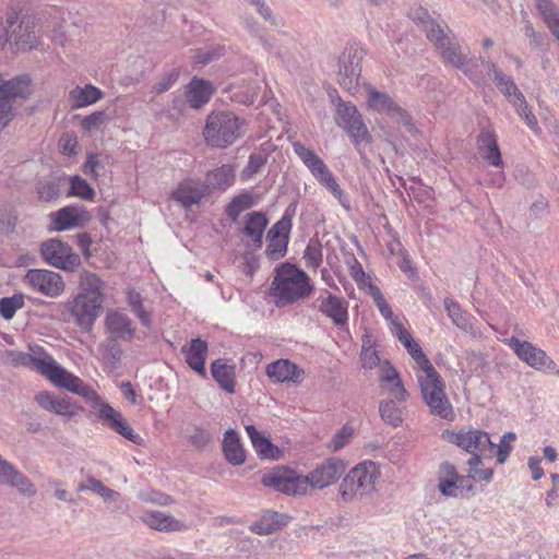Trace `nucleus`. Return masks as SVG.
Listing matches in <instances>:
<instances>
[{"label": "nucleus", "mask_w": 559, "mask_h": 559, "mask_svg": "<svg viewBox=\"0 0 559 559\" xmlns=\"http://www.w3.org/2000/svg\"><path fill=\"white\" fill-rule=\"evenodd\" d=\"M346 463L340 457H329L317 464L306 476L292 471H273L262 476L265 487L274 488L286 495H304L308 488L322 490L335 484L346 471Z\"/></svg>", "instance_id": "obj_1"}, {"label": "nucleus", "mask_w": 559, "mask_h": 559, "mask_svg": "<svg viewBox=\"0 0 559 559\" xmlns=\"http://www.w3.org/2000/svg\"><path fill=\"white\" fill-rule=\"evenodd\" d=\"M310 276L297 266L283 263L275 270L270 287V296L277 307H286L305 299L313 293Z\"/></svg>", "instance_id": "obj_2"}, {"label": "nucleus", "mask_w": 559, "mask_h": 559, "mask_svg": "<svg viewBox=\"0 0 559 559\" xmlns=\"http://www.w3.org/2000/svg\"><path fill=\"white\" fill-rule=\"evenodd\" d=\"M247 131V121L233 111L211 112L203 129L205 142L218 148H225L243 136Z\"/></svg>", "instance_id": "obj_3"}, {"label": "nucleus", "mask_w": 559, "mask_h": 559, "mask_svg": "<svg viewBox=\"0 0 559 559\" xmlns=\"http://www.w3.org/2000/svg\"><path fill=\"white\" fill-rule=\"evenodd\" d=\"M381 478L380 465L372 461H364L345 475L338 487L344 502H353L376 490Z\"/></svg>", "instance_id": "obj_4"}, {"label": "nucleus", "mask_w": 559, "mask_h": 559, "mask_svg": "<svg viewBox=\"0 0 559 559\" xmlns=\"http://www.w3.org/2000/svg\"><path fill=\"white\" fill-rule=\"evenodd\" d=\"M417 380L423 399L431 414L452 420L454 418V411L445 395V383L432 364L418 370Z\"/></svg>", "instance_id": "obj_5"}, {"label": "nucleus", "mask_w": 559, "mask_h": 559, "mask_svg": "<svg viewBox=\"0 0 559 559\" xmlns=\"http://www.w3.org/2000/svg\"><path fill=\"white\" fill-rule=\"evenodd\" d=\"M292 146L294 153L308 168L313 178L331 192L344 209L349 210L350 206L347 197L323 159L317 155L313 150L306 147L300 142H293Z\"/></svg>", "instance_id": "obj_6"}, {"label": "nucleus", "mask_w": 559, "mask_h": 559, "mask_svg": "<svg viewBox=\"0 0 559 559\" xmlns=\"http://www.w3.org/2000/svg\"><path fill=\"white\" fill-rule=\"evenodd\" d=\"M2 33H0V46L13 43L19 50H28L37 45L36 22L32 16H24L20 20L15 12H10L7 15Z\"/></svg>", "instance_id": "obj_7"}, {"label": "nucleus", "mask_w": 559, "mask_h": 559, "mask_svg": "<svg viewBox=\"0 0 559 559\" xmlns=\"http://www.w3.org/2000/svg\"><path fill=\"white\" fill-rule=\"evenodd\" d=\"M29 83L27 76L5 80L0 75V131L14 118L13 104L15 99H25L31 94Z\"/></svg>", "instance_id": "obj_8"}, {"label": "nucleus", "mask_w": 559, "mask_h": 559, "mask_svg": "<svg viewBox=\"0 0 559 559\" xmlns=\"http://www.w3.org/2000/svg\"><path fill=\"white\" fill-rule=\"evenodd\" d=\"M513 349L520 360L538 371H546L559 377L558 365L547 355L545 350L536 347L527 341H521L511 336L503 341Z\"/></svg>", "instance_id": "obj_9"}, {"label": "nucleus", "mask_w": 559, "mask_h": 559, "mask_svg": "<svg viewBox=\"0 0 559 559\" xmlns=\"http://www.w3.org/2000/svg\"><path fill=\"white\" fill-rule=\"evenodd\" d=\"M335 122L343 128L352 139L357 150L362 142H369L371 135L365 124L361 115L355 105L338 100L335 112Z\"/></svg>", "instance_id": "obj_10"}, {"label": "nucleus", "mask_w": 559, "mask_h": 559, "mask_svg": "<svg viewBox=\"0 0 559 559\" xmlns=\"http://www.w3.org/2000/svg\"><path fill=\"white\" fill-rule=\"evenodd\" d=\"M445 440L457 445L464 451L472 454V456H478L485 454H491L496 448L488 433L478 429H468L444 432Z\"/></svg>", "instance_id": "obj_11"}, {"label": "nucleus", "mask_w": 559, "mask_h": 559, "mask_svg": "<svg viewBox=\"0 0 559 559\" xmlns=\"http://www.w3.org/2000/svg\"><path fill=\"white\" fill-rule=\"evenodd\" d=\"M367 105L369 109L384 114L393 121L402 123L409 132L415 131L409 115L389 94L369 86L367 88Z\"/></svg>", "instance_id": "obj_12"}, {"label": "nucleus", "mask_w": 559, "mask_h": 559, "mask_svg": "<svg viewBox=\"0 0 559 559\" xmlns=\"http://www.w3.org/2000/svg\"><path fill=\"white\" fill-rule=\"evenodd\" d=\"M40 254L46 263L63 271L73 272L81 263L80 257L72 248L59 239L43 242Z\"/></svg>", "instance_id": "obj_13"}, {"label": "nucleus", "mask_w": 559, "mask_h": 559, "mask_svg": "<svg viewBox=\"0 0 559 559\" xmlns=\"http://www.w3.org/2000/svg\"><path fill=\"white\" fill-rule=\"evenodd\" d=\"M23 281L32 290L49 298H57L66 290V283L62 276L50 270H28Z\"/></svg>", "instance_id": "obj_14"}, {"label": "nucleus", "mask_w": 559, "mask_h": 559, "mask_svg": "<svg viewBox=\"0 0 559 559\" xmlns=\"http://www.w3.org/2000/svg\"><path fill=\"white\" fill-rule=\"evenodd\" d=\"M73 322L84 332H91L103 310V304L85 298L83 295H75L66 302Z\"/></svg>", "instance_id": "obj_15"}, {"label": "nucleus", "mask_w": 559, "mask_h": 559, "mask_svg": "<svg viewBox=\"0 0 559 559\" xmlns=\"http://www.w3.org/2000/svg\"><path fill=\"white\" fill-rule=\"evenodd\" d=\"M364 55V49L357 44L350 45L341 55L338 74L341 76L340 82L345 88L352 90L357 85Z\"/></svg>", "instance_id": "obj_16"}, {"label": "nucleus", "mask_w": 559, "mask_h": 559, "mask_svg": "<svg viewBox=\"0 0 559 559\" xmlns=\"http://www.w3.org/2000/svg\"><path fill=\"white\" fill-rule=\"evenodd\" d=\"M52 229L63 231L84 226L91 218L81 205H68L49 214Z\"/></svg>", "instance_id": "obj_17"}, {"label": "nucleus", "mask_w": 559, "mask_h": 559, "mask_svg": "<svg viewBox=\"0 0 559 559\" xmlns=\"http://www.w3.org/2000/svg\"><path fill=\"white\" fill-rule=\"evenodd\" d=\"M325 293L326 296L317 298L314 306L337 328L343 329L348 322V304L329 292Z\"/></svg>", "instance_id": "obj_18"}, {"label": "nucleus", "mask_w": 559, "mask_h": 559, "mask_svg": "<svg viewBox=\"0 0 559 559\" xmlns=\"http://www.w3.org/2000/svg\"><path fill=\"white\" fill-rule=\"evenodd\" d=\"M99 418L109 429L119 433L127 440L134 444L141 445L143 443L142 437L133 431L122 414L111 407L109 404H102L99 408Z\"/></svg>", "instance_id": "obj_19"}, {"label": "nucleus", "mask_w": 559, "mask_h": 559, "mask_svg": "<svg viewBox=\"0 0 559 559\" xmlns=\"http://www.w3.org/2000/svg\"><path fill=\"white\" fill-rule=\"evenodd\" d=\"M99 418L109 429L119 433L127 440L134 444L141 445L143 443L142 437L133 431L122 414L111 407L109 404H102L99 408Z\"/></svg>", "instance_id": "obj_20"}, {"label": "nucleus", "mask_w": 559, "mask_h": 559, "mask_svg": "<svg viewBox=\"0 0 559 559\" xmlns=\"http://www.w3.org/2000/svg\"><path fill=\"white\" fill-rule=\"evenodd\" d=\"M140 519L150 528L158 532L177 533L189 530L186 521L176 519L171 514L159 510H145Z\"/></svg>", "instance_id": "obj_21"}, {"label": "nucleus", "mask_w": 559, "mask_h": 559, "mask_svg": "<svg viewBox=\"0 0 559 559\" xmlns=\"http://www.w3.org/2000/svg\"><path fill=\"white\" fill-rule=\"evenodd\" d=\"M104 326L112 341H130L135 334L132 320L127 313L117 309L107 311Z\"/></svg>", "instance_id": "obj_22"}, {"label": "nucleus", "mask_w": 559, "mask_h": 559, "mask_svg": "<svg viewBox=\"0 0 559 559\" xmlns=\"http://www.w3.org/2000/svg\"><path fill=\"white\" fill-rule=\"evenodd\" d=\"M438 50L444 61L463 71L471 80H476L477 62L474 60H467L456 41L449 38L445 41V45H442Z\"/></svg>", "instance_id": "obj_23"}, {"label": "nucleus", "mask_w": 559, "mask_h": 559, "mask_svg": "<svg viewBox=\"0 0 559 559\" xmlns=\"http://www.w3.org/2000/svg\"><path fill=\"white\" fill-rule=\"evenodd\" d=\"M35 400L45 411L60 416L72 417L79 413V406L69 396H55L43 391L36 394Z\"/></svg>", "instance_id": "obj_24"}, {"label": "nucleus", "mask_w": 559, "mask_h": 559, "mask_svg": "<svg viewBox=\"0 0 559 559\" xmlns=\"http://www.w3.org/2000/svg\"><path fill=\"white\" fill-rule=\"evenodd\" d=\"M41 374L46 377L53 385L64 389L71 393L78 389V385L81 381L79 377L69 372L61 365H59L51 355L48 358L47 367H45Z\"/></svg>", "instance_id": "obj_25"}, {"label": "nucleus", "mask_w": 559, "mask_h": 559, "mask_svg": "<svg viewBox=\"0 0 559 559\" xmlns=\"http://www.w3.org/2000/svg\"><path fill=\"white\" fill-rule=\"evenodd\" d=\"M31 350L32 353L10 350L7 356L13 365L28 367L41 374L50 355L41 347H31Z\"/></svg>", "instance_id": "obj_26"}, {"label": "nucleus", "mask_w": 559, "mask_h": 559, "mask_svg": "<svg viewBox=\"0 0 559 559\" xmlns=\"http://www.w3.org/2000/svg\"><path fill=\"white\" fill-rule=\"evenodd\" d=\"M266 374L275 382L299 383L304 378V370L288 359H278L267 365Z\"/></svg>", "instance_id": "obj_27"}, {"label": "nucleus", "mask_w": 559, "mask_h": 559, "mask_svg": "<svg viewBox=\"0 0 559 559\" xmlns=\"http://www.w3.org/2000/svg\"><path fill=\"white\" fill-rule=\"evenodd\" d=\"M466 477L459 476L455 467L444 462L440 466L438 488L445 497H457L462 493V488Z\"/></svg>", "instance_id": "obj_28"}, {"label": "nucleus", "mask_w": 559, "mask_h": 559, "mask_svg": "<svg viewBox=\"0 0 559 559\" xmlns=\"http://www.w3.org/2000/svg\"><path fill=\"white\" fill-rule=\"evenodd\" d=\"M214 93L211 82L193 78L186 86L185 95L191 108L199 109L207 104Z\"/></svg>", "instance_id": "obj_29"}, {"label": "nucleus", "mask_w": 559, "mask_h": 559, "mask_svg": "<svg viewBox=\"0 0 559 559\" xmlns=\"http://www.w3.org/2000/svg\"><path fill=\"white\" fill-rule=\"evenodd\" d=\"M105 282L91 271L84 270L79 276V293L85 298L104 304L105 301Z\"/></svg>", "instance_id": "obj_30"}, {"label": "nucleus", "mask_w": 559, "mask_h": 559, "mask_svg": "<svg viewBox=\"0 0 559 559\" xmlns=\"http://www.w3.org/2000/svg\"><path fill=\"white\" fill-rule=\"evenodd\" d=\"M207 193L204 183L197 179H187L182 181L174 192V199L185 207H191L198 204Z\"/></svg>", "instance_id": "obj_31"}, {"label": "nucleus", "mask_w": 559, "mask_h": 559, "mask_svg": "<svg viewBox=\"0 0 559 559\" xmlns=\"http://www.w3.org/2000/svg\"><path fill=\"white\" fill-rule=\"evenodd\" d=\"M443 306L452 323L460 330L472 335H476L478 333V330L474 324V317L464 311L457 301L453 298L447 297L443 300Z\"/></svg>", "instance_id": "obj_32"}, {"label": "nucleus", "mask_w": 559, "mask_h": 559, "mask_svg": "<svg viewBox=\"0 0 559 559\" xmlns=\"http://www.w3.org/2000/svg\"><path fill=\"white\" fill-rule=\"evenodd\" d=\"M182 354L191 369L201 376L205 374V357L207 354V343L201 338L191 340L182 347Z\"/></svg>", "instance_id": "obj_33"}, {"label": "nucleus", "mask_w": 559, "mask_h": 559, "mask_svg": "<svg viewBox=\"0 0 559 559\" xmlns=\"http://www.w3.org/2000/svg\"><path fill=\"white\" fill-rule=\"evenodd\" d=\"M269 219L261 212H252L246 215L242 233L255 247H262V237L266 229Z\"/></svg>", "instance_id": "obj_34"}, {"label": "nucleus", "mask_w": 559, "mask_h": 559, "mask_svg": "<svg viewBox=\"0 0 559 559\" xmlns=\"http://www.w3.org/2000/svg\"><path fill=\"white\" fill-rule=\"evenodd\" d=\"M478 147L483 158L491 166L502 167L501 153L495 134L489 130H483L478 135Z\"/></svg>", "instance_id": "obj_35"}, {"label": "nucleus", "mask_w": 559, "mask_h": 559, "mask_svg": "<svg viewBox=\"0 0 559 559\" xmlns=\"http://www.w3.org/2000/svg\"><path fill=\"white\" fill-rule=\"evenodd\" d=\"M289 518L283 513L267 511L251 524V532L258 535H269L277 532L288 522Z\"/></svg>", "instance_id": "obj_36"}, {"label": "nucleus", "mask_w": 559, "mask_h": 559, "mask_svg": "<svg viewBox=\"0 0 559 559\" xmlns=\"http://www.w3.org/2000/svg\"><path fill=\"white\" fill-rule=\"evenodd\" d=\"M223 453L228 463L238 466L246 461V452L240 443L239 435L229 429L225 432L223 439Z\"/></svg>", "instance_id": "obj_37"}, {"label": "nucleus", "mask_w": 559, "mask_h": 559, "mask_svg": "<svg viewBox=\"0 0 559 559\" xmlns=\"http://www.w3.org/2000/svg\"><path fill=\"white\" fill-rule=\"evenodd\" d=\"M235 179V170L230 165H222L221 167L206 174L204 186L207 193L212 190H226L230 187Z\"/></svg>", "instance_id": "obj_38"}, {"label": "nucleus", "mask_w": 559, "mask_h": 559, "mask_svg": "<svg viewBox=\"0 0 559 559\" xmlns=\"http://www.w3.org/2000/svg\"><path fill=\"white\" fill-rule=\"evenodd\" d=\"M489 74H492V80L496 83L498 90L508 98L511 103L512 98H516V94L522 93L514 83V80L504 74L495 63L484 61Z\"/></svg>", "instance_id": "obj_39"}, {"label": "nucleus", "mask_w": 559, "mask_h": 559, "mask_svg": "<svg viewBox=\"0 0 559 559\" xmlns=\"http://www.w3.org/2000/svg\"><path fill=\"white\" fill-rule=\"evenodd\" d=\"M535 8L551 34L559 40V8L552 0H535Z\"/></svg>", "instance_id": "obj_40"}, {"label": "nucleus", "mask_w": 559, "mask_h": 559, "mask_svg": "<svg viewBox=\"0 0 559 559\" xmlns=\"http://www.w3.org/2000/svg\"><path fill=\"white\" fill-rule=\"evenodd\" d=\"M73 108H81L90 106L103 98V92L92 85L87 84L84 87L76 86L69 94Z\"/></svg>", "instance_id": "obj_41"}, {"label": "nucleus", "mask_w": 559, "mask_h": 559, "mask_svg": "<svg viewBox=\"0 0 559 559\" xmlns=\"http://www.w3.org/2000/svg\"><path fill=\"white\" fill-rule=\"evenodd\" d=\"M212 376L218 385L228 393L235 392V368L223 362L222 359L215 360L211 366Z\"/></svg>", "instance_id": "obj_42"}, {"label": "nucleus", "mask_w": 559, "mask_h": 559, "mask_svg": "<svg viewBox=\"0 0 559 559\" xmlns=\"http://www.w3.org/2000/svg\"><path fill=\"white\" fill-rule=\"evenodd\" d=\"M246 432L249 436L252 447L259 456L263 459H274L277 449L271 443V441L255 429L254 426H246Z\"/></svg>", "instance_id": "obj_43"}, {"label": "nucleus", "mask_w": 559, "mask_h": 559, "mask_svg": "<svg viewBox=\"0 0 559 559\" xmlns=\"http://www.w3.org/2000/svg\"><path fill=\"white\" fill-rule=\"evenodd\" d=\"M127 302L132 313L139 319L141 324L151 329L153 325L152 316L151 312L145 310L141 294L134 289H129L127 293Z\"/></svg>", "instance_id": "obj_44"}, {"label": "nucleus", "mask_w": 559, "mask_h": 559, "mask_svg": "<svg viewBox=\"0 0 559 559\" xmlns=\"http://www.w3.org/2000/svg\"><path fill=\"white\" fill-rule=\"evenodd\" d=\"M516 98L511 99L512 106L515 108L518 115L524 120L525 124L535 133L540 134L542 129L538 126L536 116L530 109L525 97L522 93L516 94Z\"/></svg>", "instance_id": "obj_45"}, {"label": "nucleus", "mask_w": 559, "mask_h": 559, "mask_svg": "<svg viewBox=\"0 0 559 559\" xmlns=\"http://www.w3.org/2000/svg\"><path fill=\"white\" fill-rule=\"evenodd\" d=\"M379 413L382 420L393 427H397L403 421V408L397 405L393 399H388L380 402Z\"/></svg>", "instance_id": "obj_46"}, {"label": "nucleus", "mask_w": 559, "mask_h": 559, "mask_svg": "<svg viewBox=\"0 0 559 559\" xmlns=\"http://www.w3.org/2000/svg\"><path fill=\"white\" fill-rule=\"evenodd\" d=\"M399 341L404 345L408 354L415 360L418 370L431 364L424 354L420 345L413 338L409 332L407 334H403Z\"/></svg>", "instance_id": "obj_47"}, {"label": "nucleus", "mask_w": 559, "mask_h": 559, "mask_svg": "<svg viewBox=\"0 0 559 559\" xmlns=\"http://www.w3.org/2000/svg\"><path fill=\"white\" fill-rule=\"evenodd\" d=\"M423 14L427 17V21L425 22L427 38L437 47V49H439L442 45H445L449 37L444 34L443 28L430 19L428 12H423Z\"/></svg>", "instance_id": "obj_48"}, {"label": "nucleus", "mask_w": 559, "mask_h": 559, "mask_svg": "<svg viewBox=\"0 0 559 559\" xmlns=\"http://www.w3.org/2000/svg\"><path fill=\"white\" fill-rule=\"evenodd\" d=\"M24 296L15 294L11 297H3L0 299V314L5 320H11L15 312L24 307Z\"/></svg>", "instance_id": "obj_49"}, {"label": "nucleus", "mask_w": 559, "mask_h": 559, "mask_svg": "<svg viewBox=\"0 0 559 559\" xmlns=\"http://www.w3.org/2000/svg\"><path fill=\"white\" fill-rule=\"evenodd\" d=\"M38 198L41 201L50 202L60 194V183L57 179L41 180L36 186Z\"/></svg>", "instance_id": "obj_50"}, {"label": "nucleus", "mask_w": 559, "mask_h": 559, "mask_svg": "<svg viewBox=\"0 0 559 559\" xmlns=\"http://www.w3.org/2000/svg\"><path fill=\"white\" fill-rule=\"evenodd\" d=\"M69 194L84 200H93L95 191L85 179L80 176H73L70 178Z\"/></svg>", "instance_id": "obj_51"}, {"label": "nucleus", "mask_w": 559, "mask_h": 559, "mask_svg": "<svg viewBox=\"0 0 559 559\" xmlns=\"http://www.w3.org/2000/svg\"><path fill=\"white\" fill-rule=\"evenodd\" d=\"M267 246L265 254L270 260L276 261L283 258L287 251V237H266Z\"/></svg>", "instance_id": "obj_52"}, {"label": "nucleus", "mask_w": 559, "mask_h": 559, "mask_svg": "<svg viewBox=\"0 0 559 559\" xmlns=\"http://www.w3.org/2000/svg\"><path fill=\"white\" fill-rule=\"evenodd\" d=\"M354 436V428L349 425H344L333 436L331 441L329 442L328 448L334 452L340 451L346 444L349 443Z\"/></svg>", "instance_id": "obj_53"}, {"label": "nucleus", "mask_w": 559, "mask_h": 559, "mask_svg": "<svg viewBox=\"0 0 559 559\" xmlns=\"http://www.w3.org/2000/svg\"><path fill=\"white\" fill-rule=\"evenodd\" d=\"M266 164V156L263 153H252L249 156L248 164L241 171L242 179H250L258 174Z\"/></svg>", "instance_id": "obj_54"}, {"label": "nucleus", "mask_w": 559, "mask_h": 559, "mask_svg": "<svg viewBox=\"0 0 559 559\" xmlns=\"http://www.w3.org/2000/svg\"><path fill=\"white\" fill-rule=\"evenodd\" d=\"M252 205V198L249 194H240L231 200L227 206V215L231 219H237L239 214Z\"/></svg>", "instance_id": "obj_55"}, {"label": "nucleus", "mask_w": 559, "mask_h": 559, "mask_svg": "<svg viewBox=\"0 0 559 559\" xmlns=\"http://www.w3.org/2000/svg\"><path fill=\"white\" fill-rule=\"evenodd\" d=\"M381 390L388 393L391 399L396 402H405L408 399V393L404 388L401 378L392 382L381 384Z\"/></svg>", "instance_id": "obj_56"}, {"label": "nucleus", "mask_w": 559, "mask_h": 559, "mask_svg": "<svg viewBox=\"0 0 559 559\" xmlns=\"http://www.w3.org/2000/svg\"><path fill=\"white\" fill-rule=\"evenodd\" d=\"M304 259L307 267L317 269L322 263V248L318 242H309L306 247Z\"/></svg>", "instance_id": "obj_57"}, {"label": "nucleus", "mask_w": 559, "mask_h": 559, "mask_svg": "<svg viewBox=\"0 0 559 559\" xmlns=\"http://www.w3.org/2000/svg\"><path fill=\"white\" fill-rule=\"evenodd\" d=\"M481 460L478 456H471L467 461V464L469 466V476L474 479L483 480V481H490L493 475V472L491 468H478L480 465Z\"/></svg>", "instance_id": "obj_58"}, {"label": "nucleus", "mask_w": 559, "mask_h": 559, "mask_svg": "<svg viewBox=\"0 0 559 559\" xmlns=\"http://www.w3.org/2000/svg\"><path fill=\"white\" fill-rule=\"evenodd\" d=\"M108 121V116L105 111H95L88 116H86L81 124L82 128L88 132H93L98 130L102 126H104Z\"/></svg>", "instance_id": "obj_59"}, {"label": "nucleus", "mask_w": 559, "mask_h": 559, "mask_svg": "<svg viewBox=\"0 0 559 559\" xmlns=\"http://www.w3.org/2000/svg\"><path fill=\"white\" fill-rule=\"evenodd\" d=\"M370 295H371L377 308L379 309L380 313L382 314V317L386 320H392L393 311H392L391 307L389 306V304L386 302V300H385L383 294L381 293V290L379 289V287L370 286Z\"/></svg>", "instance_id": "obj_60"}, {"label": "nucleus", "mask_w": 559, "mask_h": 559, "mask_svg": "<svg viewBox=\"0 0 559 559\" xmlns=\"http://www.w3.org/2000/svg\"><path fill=\"white\" fill-rule=\"evenodd\" d=\"M179 72L177 69H173L168 73L160 76V79L153 85L152 91L155 94H162L168 91L178 80Z\"/></svg>", "instance_id": "obj_61"}, {"label": "nucleus", "mask_w": 559, "mask_h": 559, "mask_svg": "<svg viewBox=\"0 0 559 559\" xmlns=\"http://www.w3.org/2000/svg\"><path fill=\"white\" fill-rule=\"evenodd\" d=\"M292 229V221L287 216H283L267 231L266 237H287Z\"/></svg>", "instance_id": "obj_62"}, {"label": "nucleus", "mask_w": 559, "mask_h": 559, "mask_svg": "<svg viewBox=\"0 0 559 559\" xmlns=\"http://www.w3.org/2000/svg\"><path fill=\"white\" fill-rule=\"evenodd\" d=\"M360 361L364 368H373L380 362V358L372 345H364L360 353Z\"/></svg>", "instance_id": "obj_63"}, {"label": "nucleus", "mask_w": 559, "mask_h": 559, "mask_svg": "<svg viewBox=\"0 0 559 559\" xmlns=\"http://www.w3.org/2000/svg\"><path fill=\"white\" fill-rule=\"evenodd\" d=\"M59 147L62 154L72 156L79 152V143L74 135H63L59 141Z\"/></svg>", "instance_id": "obj_64"}]
</instances>
